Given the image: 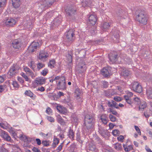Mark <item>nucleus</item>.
I'll use <instances>...</instances> for the list:
<instances>
[{
  "instance_id": "1",
  "label": "nucleus",
  "mask_w": 152,
  "mask_h": 152,
  "mask_svg": "<svg viewBox=\"0 0 152 152\" xmlns=\"http://www.w3.org/2000/svg\"><path fill=\"white\" fill-rule=\"evenodd\" d=\"M136 20L140 24L145 25L147 23L148 18L147 16L144 11H141L136 17Z\"/></svg>"
},
{
  "instance_id": "2",
  "label": "nucleus",
  "mask_w": 152,
  "mask_h": 152,
  "mask_svg": "<svg viewBox=\"0 0 152 152\" xmlns=\"http://www.w3.org/2000/svg\"><path fill=\"white\" fill-rule=\"evenodd\" d=\"M78 7L76 6H72L67 7L65 11L66 14L72 18H74V15L76 14Z\"/></svg>"
},
{
  "instance_id": "3",
  "label": "nucleus",
  "mask_w": 152,
  "mask_h": 152,
  "mask_svg": "<svg viewBox=\"0 0 152 152\" xmlns=\"http://www.w3.org/2000/svg\"><path fill=\"white\" fill-rule=\"evenodd\" d=\"M19 69L20 67L18 65L16 64H13L11 67L8 73V75H10V78L15 75L17 73H18Z\"/></svg>"
},
{
  "instance_id": "4",
  "label": "nucleus",
  "mask_w": 152,
  "mask_h": 152,
  "mask_svg": "<svg viewBox=\"0 0 152 152\" xmlns=\"http://www.w3.org/2000/svg\"><path fill=\"white\" fill-rule=\"evenodd\" d=\"M130 87L131 89L137 93H140L142 91L141 86L137 82H132L130 85Z\"/></svg>"
},
{
  "instance_id": "5",
  "label": "nucleus",
  "mask_w": 152,
  "mask_h": 152,
  "mask_svg": "<svg viewBox=\"0 0 152 152\" xmlns=\"http://www.w3.org/2000/svg\"><path fill=\"white\" fill-rule=\"evenodd\" d=\"M4 23L7 27L13 26L16 23L15 19L11 18H7L4 20Z\"/></svg>"
},
{
  "instance_id": "6",
  "label": "nucleus",
  "mask_w": 152,
  "mask_h": 152,
  "mask_svg": "<svg viewBox=\"0 0 152 152\" xmlns=\"http://www.w3.org/2000/svg\"><path fill=\"white\" fill-rule=\"evenodd\" d=\"M66 85L65 79L64 77H61L60 81L57 83V88L58 89H66Z\"/></svg>"
},
{
  "instance_id": "7",
  "label": "nucleus",
  "mask_w": 152,
  "mask_h": 152,
  "mask_svg": "<svg viewBox=\"0 0 152 152\" xmlns=\"http://www.w3.org/2000/svg\"><path fill=\"white\" fill-rule=\"evenodd\" d=\"M66 37L68 41H73L75 38V34L73 29H70L65 33Z\"/></svg>"
},
{
  "instance_id": "8",
  "label": "nucleus",
  "mask_w": 152,
  "mask_h": 152,
  "mask_svg": "<svg viewBox=\"0 0 152 152\" xmlns=\"http://www.w3.org/2000/svg\"><path fill=\"white\" fill-rule=\"evenodd\" d=\"M109 62L111 64H112L115 63L118 58V55L115 52H113L110 53L109 56Z\"/></svg>"
},
{
  "instance_id": "9",
  "label": "nucleus",
  "mask_w": 152,
  "mask_h": 152,
  "mask_svg": "<svg viewBox=\"0 0 152 152\" xmlns=\"http://www.w3.org/2000/svg\"><path fill=\"white\" fill-rule=\"evenodd\" d=\"M55 0H43L41 3V6L45 10L50 7L53 3Z\"/></svg>"
},
{
  "instance_id": "10",
  "label": "nucleus",
  "mask_w": 152,
  "mask_h": 152,
  "mask_svg": "<svg viewBox=\"0 0 152 152\" xmlns=\"http://www.w3.org/2000/svg\"><path fill=\"white\" fill-rule=\"evenodd\" d=\"M0 135L4 140L8 142L10 141L11 138L8 135L7 132H6L2 130H0Z\"/></svg>"
},
{
  "instance_id": "11",
  "label": "nucleus",
  "mask_w": 152,
  "mask_h": 152,
  "mask_svg": "<svg viewBox=\"0 0 152 152\" xmlns=\"http://www.w3.org/2000/svg\"><path fill=\"white\" fill-rule=\"evenodd\" d=\"M39 45V43L38 42H33L28 47V50L30 52H33L35 51Z\"/></svg>"
},
{
  "instance_id": "12",
  "label": "nucleus",
  "mask_w": 152,
  "mask_h": 152,
  "mask_svg": "<svg viewBox=\"0 0 152 152\" xmlns=\"http://www.w3.org/2000/svg\"><path fill=\"white\" fill-rule=\"evenodd\" d=\"M13 47L15 49H18L22 46V43L20 39H16L13 40L12 43Z\"/></svg>"
},
{
  "instance_id": "13",
  "label": "nucleus",
  "mask_w": 152,
  "mask_h": 152,
  "mask_svg": "<svg viewBox=\"0 0 152 152\" xmlns=\"http://www.w3.org/2000/svg\"><path fill=\"white\" fill-rule=\"evenodd\" d=\"M85 121L91 124H94L95 120L94 117L88 115H86L85 116Z\"/></svg>"
},
{
  "instance_id": "14",
  "label": "nucleus",
  "mask_w": 152,
  "mask_h": 152,
  "mask_svg": "<svg viewBox=\"0 0 152 152\" xmlns=\"http://www.w3.org/2000/svg\"><path fill=\"white\" fill-rule=\"evenodd\" d=\"M101 72L104 77H107L109 75L111 71L110 68L105 67L101 71Z\"/></svg>"
},
{
  "instance_id": "15",
  "label": "nucleus",
  "mask_w": 152,
  "mask_h": 152,
  "mask_svg": "<svg viewBox=\"0 0 152 152\" xmlns=\"http://www.w3.org/2000/svg\"><path fill=\"white\" fill-rule=\"evenodd\" d=\"M48 53L44 51L41 52L39 55V58L40 60L45 61L48 56Z\"/></svg>"
},
{
  "instance_id": "16",
  "label": "nucleus",
  "mask_w": 152,
  "mask_h": 152,
  "mask_svg": "<svg viewBox=\"0 0 152 152\" xmlns=\"http://www.w3.org/2000/svg\"><path fill=\"white\" fill-rule=\"evenodd\" d=\"M105 94L107 96L110 97L116 94V93L115 90L113 89H110L104 91Z\"/></svg>"
},
{
  "instance_id": "17",
  "label": "nucleus",
  "mask_w": 152,
  "mask_h": 152,
  "mask_svg": "<svg viewBox=\"0 0 152 152\" xmlns=\"http://www.w3.org/2000/svg\"><path fill=\"white\" fill-rule=\"evenodd\" d=\"M46 79L44 77H40L37 78L35 81L37 85H42L45 83Z\"/></svg>"
},
{
  "instance_id": "18",
  "label": "nucleus",
  "mask_w": 152,
  "mask_h": 152,
  "mask_svg": "<svg viewBox=\"0 0 152 152\" xmlns=\"http://www.w3.org/2000/svg\"><path fill=\"white\" fill-rule=\"evenodd\" d=\"M24 94L31 97L32 99L34 100L36 98V96L30 90H26L25 91Z\"/></svg>"
},
{
  "instance_id": "19",
  "label": "nucleus",
  "mask_w": 152,
  "mask_h": 152,
  "mask_svg": "<svg viewBox=\"0 0 152 152\" xmlns=\"http://www.w3.org/2000/svg\"><path fill=\"white\" fill-rule=\"evenodd\" d=\"M89 20L91 24L94 25L97 20L96 16L94 15H91L89 17Z\"/></svg>"
},
{
  "instance_id": "20",
  "label": "nucleus",
  "mask_w": 152,
  "mask_h": 152,
  "mask_svg": "<svg viewBox=\"0 0 152 152\" xmlns=\"http://www.w3.org/2000/svg\"><path fill=\"white\" fill-rule=\"evenodd\" d=\"M61 18L59 17H58L55 18L53 20V25L57 26L60 24L61 22Z\"/></svg>"
},
{
  "instance_id": "21",
  "label": "nucleus",
  "mask_w": 152,
  "mask_h": 152,
  "mask_svg": "<svg viewBox=\"0 0 152 152\" xmlns=\"http://www.w3.org/2000/svg\"><path fill=\"white\" fill-rule=\"evenodd\" d=\"M67 135L72 140L74 139L75 133L73 130L70 128L69 129Z\"/></svg>"
},
{
  "instance_id": "22",
  "label": "nucleus",
  "mask_w": 152,
  "mask_h": 152,
  "mask_svg": "<svg viewBox=\"0 0 152 152\" xmlns=\"http://www.w3.org/2000/svg\"><path fill=\"white\" fill-rule=\"evenodd\" d=\"M107 118V115L105 114H103L100 116V119L103 124H107L108 121Z\"/></svg>"
},
{
  "instance_id": "23",
  "label": "nucleus",
  "mask_w": 152,
  "mask_h": 152,
  "mask_svg": "<svg viewBox=\"0 0 152 152\" xmlns=\"http://www.w3.org/2000/svg\"><path fill=\"white\" fill-rule=\"evenodd\" d=\"M92 0H87L85 1L82 2V7H90L92 5Z\"/></svg>"
},
{
  "instance_id": "24",
  "label": "nucleus",
  "mask_w": 152,
  "mask_h": 152,
  "mask_svg": "<svg viewBox=\"0 0 152 152\" xmlns=\"http://www.w3.org/2000/svg\"><path fill=\"white\" fill-rule=\"evenodd\" d=\"M13 6L15 8H18L21 3L20 0H12Z\"/></svg>"
},
{
  "instance_id": "25",
  "label": "nucleus",
  "mask_w": 152,
  "mask_h": 152,
  "mask_svg": "<svg viewBox=\"0 0 152 152\" xmlns=\"http://www.w3.org/2000/svg\"><path fill=\"white\" fill-rule=\"evenodd\" d=\"M98 126V132L102 136H104L106 134L107 131L105 130L102 127L99 125Z\"/></svg>"
},
{
  "instance_id": "26",
  "label": "nucleus",
  "mask_w": 152,
  "mask_h": 152,
  "mask_svg": "<svg viewBox=\"0 0 152 152\" xmlns=\"http://www.w3.org/2000/svg\"><path fill=\"white\" fill-rule=\"evenodd\" d=\"M88 130L92 129L94 126V124H91V123L86 122L85 121L84 123Z\"/></svg>"
},
{
  "instance_id": "27",
  "label": "nucleus",
  "mask_w": 152,
  "mask_h": 152,
  "mask_svg": "<svg viewBox=\"0 0 152 152\" xmlns=\"http://www.w3.org/2000/svg\"><path fill=\"white\" fill-rule=\"evenodd\" d=\"M59 140L58 138L54 137V138L53 143L52 145V148H56L57 145L59 143Z\"/></svg>"
},
{
  "instance_id": "28",
  "label": "nucleus",
  "mask_w": 152,
  "mask_h": 152,
  "mask_svg": "<svg viewBox=\"0 0 152 152\" xmlns=\"http://www.w3.org/2000/svg\"><path fill=\"white\" fill-rule=\"evenodd\" d=\"M110 27V25L107 22L104 23L102 28V29L104 31H106L109 29Z\"/></svg>"
},
{
  "instance_id": "29",
  "label": "nucleus",
  "mask_w": 152,
  "mask_h": 152,
  "mask_svg": "<svg viewBox=\"0 0 152 152\" xmlns=\"http://www.w3.org/2000/svg\"><path fill=\"white\" fill-rule=\"evenodd\" d=\"M56 61L55 60L53 59L52 60H50L49 62L48 63V66L52 69L54 67Z\"/></svg>"
},
{
  "instance_id": "30",
  "label": "nucleus",
  "mask_w": 152,
  "mask_h": 152,
  "mask_svg": "<svg viewBox=\"0 0 152 152\" xmlns=\"http://www.w3.org/2000/svg\"><path fill=\"white\" fill-rule=\"evenodd\" d=\"M147 106V104L145 102H140L139 106V109L140 110L142 111Z\"/></svg>"
},
{
  "instance_id": "31",
  "label": "nucleus",
  "mask_w": 152,
  "mask_h": 152,
  "mask_svg": "<svg viewBox=\"0 0 152 152\" xmlns=\"http://www.w3.org/2000/svg\"><path fill=\"white\" fill-rule=\"evenodd\" d=\"M56 108L57 110L61 113H64L65 112L64 107L61 105L57 106Z\"/></svg>"
},
{
  "instance_id": "32",
  "label": "nucleus",
  "mask_w": 152,
  "mask_h": 152,
  "mask_svg": "<svg viewBox=\"0 0 152 152\" xmlns=\"http://www.w3.org/2000/svg\"><path fill=\"white\" fill-rule=\"evenodd\" d=\"M121 74L125 77H127L129 75L130 72L128 70H125L122 72Z\"/></svg>"
},
{
  "instance_id": "33",
  "label": "nucleus",
  "mask_w": 152,
  "mask_h": 152,
  "mask_svg": "<svg viewBox=\"0 0 152 152\" xmlns=\"http://www.w3.org/2000/svg\"><path fill=\"white\" fill-rule=\"evenodd\" d=\"M48 97L52 100H55L56 98V95L55 93H50L48 94Z\"/></svg>"
},
{
  "instance_id": "34",
  "label": "nucleus",
  "mask_w": 152,
  "mask_h": 152,
  "mask_svg": "<svg viewBox=\"0 0 152 152\" xmlns=\"http://www.w3.org/2000/svg\"><path fill=\"white\" fill-rule=\"evenodd\" d=\"M37 69L39 71L42 68L44 67L45 66V65L41 63H39L37 64Z\"/></svg>"
},
{
  "instance_id": "35",
  "label": "nucleus",
  "mask_w": 152,
  "mask_h": 152,
  "mask_svg": "<svg viewBox=\"0 0 152 152\" xmlns=\"http://www.w3.org/2000/svg\"><path fill=\"white\" fill-rule=\"evenodd\" d=\"M146 92L148 97L149 99H152V89L147 90Z\"/></svg>"
},
{
  "instance_id": "36",
  "label": "nucleus",
  "mask_w": 152,
  "mask_h": 152,
  "mask_svg": "<svg viewBox=\"0 0 152 152\" xmlns=\"http://www.w3.org/2000/svg\"><path fill=\"white\" fill-rule=\"evenodd\" d=\"M76 140L77 141H79V142L82 143L83 141L81 140L80 139V133L79 131H78L76 134Z\"/></svg>"
},
{
  "instance_id": "37",
  "label": "nucleus",
  "mask_w": 152,
  "mask_h": 152,
  "mask_svg": "<svg viewBox=\"0 0 152 152\" xmlns=\"http://www.w3.org/2000/svg\"><path fill=\"white\" fill-rule=\"evenodd\" d=\"M110 120L113 122H115L116 120V117L112 114L109 115V116Z\"/></svg>"
},
{
  "instance_id": "38",
  "label": "nucleus",
  "mask_w": 152,
  "mask_h": 152,
  "mask_svg": "<svg viewBox=\"0 0 152 152\" xmlns=\"http://www.w3.org/2000/svg\"><path fill=\"white\" fill-rule=\"evenodd\" d=\"M48 69L47 68H45L41 72V74L43 76H45L48 73Z\"/></svg>"
},
{
  "instance_id": "39",
  "label": "nucleus",
  "mask_w": 152,
  "mask_h": 152,
  "mask_svg": "<svg viewBox=\"0 0 152 152\" xmlns=\"http://www.w3.org/2000/svg\"><path fill=\"white\" fill-rule=\"evenodd\" d=\"M42 143L44 146H48L50 145L49 141L43 140Z\"/></svg>"
},
{
  "instance_id": "40",
  "label": "nucleus",
  "mask_w": 152,
  "mask_h": 152,
  "mask_svg": "<svg viewBox=\"0 0 152 152\" xmlns=\"http://www.w3.org/2000/svg\"><path fill=\"white\" fill-rule=\"evenodd\" d=\"M112 134L114 136L118 135L120 134V132L118 130L115 129L113 131Z\"/></svg>"
},
{
  "instance_id": "41",
  "label": "nucleus",
  "mask_w": 152,
  "mask_h": 152,
  "mask_svg": "<svg viewBox=\"0 0 152 152\" xmlns=\"http://www.w3.org/2000/svg\"><path fill=\"white\" fill-rule=\"evenodd\" d=\"M63 142L61 143L60 145L57 148L56 151L57 152H59L62 149L63 146Z\"/></svg>"
},
{
  "instance_id": "42",
  "label": "nucleus",
  "mask_w": 152,
  "mask_h": 152,
  "mask_svg": "<svg viewBox=\"0 0 152 152\" xmlns=\"http://www.w3.org/2000/svg\"><path fill=\"white\" fill-rule=\"evenodd\" d=\"M12 84L13 86L15 88H18L19 87V85H18V82L16 81H13Z\"/></svg>"
},
{
  "instance_id": "43",
  "label": "nucleus",
  "mask_w": 152,
  "mask_h": 152,
  "mask_svg": "<svg viewBox=\"0 0 152 152\" xmlns=\"http://www.w3.org/2000/svg\"><path fill=\"white\" fill-rule=\"evenodd\" d=\"M7 87V86L6 85H0V92L3 91Z\"/></svg>"
},
{
  "instance_id": "44",
  "label": "nucleus",
  "mask_w": 152,
  "mask_h": 152,
  "mask_svg": "<svg viewBox=\"0 0 152 152\" xmlns=\"http://www.w3.org/2000/svg\"><path fill=\"white\" fill-rule=\"evenodd\" d=\"M112 107H114L116 109L119 108L118 106L117 105V103L115 101L112 100Z\"/></svg>"
},
{
  "instance_id": "45",
  "label": "nucleus",
  "mask_w": 152,
  "mask_h": 152,
  "mask_svg": "<svg viewBox=\"0 0 152 152\" xmlns=\"http://www.w3.org/2000/svg\"><path fill=\"white\" fill-rule=\"evenodd\" d=\"M109 112L111 113H112L114 115H116L118 114V113L116 111L113 110L111 108H109Z\"/></svg>"
},
{
  "instance_id": "46",
  "label": "nucleus",
  "mask_w": 152,
  "mask_h": 152,
  "mask_svg": "<svg viewBox=\"0 0 152 152\" xmlns=\"http://www.w3.org/2000/svg\"><path fill=\"white\" fill-rule=\"evenodd\" d=\"M115 149L117 150H119L122 148V145L121 144H117L115 147Z\"/></svg>"
},
{
  "instance_id": "47",
  "label": "nucleus",
  "mask_w": 152,
  "mask_h": 152,
  "mask_svg": "<svg viewBox=\"0 0 152 152\" xmlns=\"http://www.w3.org/2000/svg\"><path fill=\"white\" fill-rule=\"evenodd\" d=\"M58 122L61 125H64L65 123L64 120L62 118H58Z\"/></svg>"
},
{
  "instance_id": "48",
  "label": "nucleus",
  "mask_w": 152,
  "mask_h": 152,
  "mask_svg": "<svg viewBox=\"0 0 152 152\" xmlns=\"http://www.w3.org/2000/svg\"><path fill=\"white\" fill-rule=\"evenodd\" d=\"M72 121L74 123H77L78 121V119L77 116H73L72 118Z\"/></svg>"
},
{
  "instance_id": "49",
  "label": "nucleus",
  "mask_w": 152,
  "mask_h": 152,
  "mask_svg": "<svg viewBox=\"0 0 152 152\" xmlns=\"http://www.w3.org/2000/svg\"><path fill=\"white\" fill-rule=\"evenodd\" d=\"M47 118L49 121L51 122H54L55 121L54 119L52 117L50 116H47Z\"/></svg>"
},
{
  "instance_id": "50",
  "label": "nucleus",
  "mask_w": 152,
  "mask_h": 152,
  "mask_svg": "<svg viewBox=\"0 0 152 152\" xmlns=\"http://www.w3.org/2000/svg\"><path fill=\"white\" fill-rule=\"evenodd\" d=\"M34 64V63L33 61H31V62L30 64L29 65V66L34 70V69L35 68V66Z\"/></svg>"
},
{
  "instance_id": "51",
  "label": "nucleus",
  "mask_w": 152,
  "mask_h": 152,
  "mask_svg": "<svg viewBox=\"0 0 152 152\" xmlns=\"http://www.w3.org/2000/svg\"><path fill=\"white\" fill-rule=\"evenodd\" d=\"M132 149V145H129L128 147L125 148L124 150L126 151H129Z\"/></svg>"
},
{
  "instance_id": "52",
  "label": "nucleus",
  "mask_w": 152,
  "mask_h": 152,
  "mask_svg": "<svg viewBox=\"0 0 152 152\" xmlns=\"http://www.w3.org/2000/svg\"><path fill=\"white\" fill-rule=\"evenodd\" d=\"M75 93L77 96L78 97L81 93V91L79 89H77L75 91Z\"/></svg>"
},
{
  "instance_id": "53",
  "label": "nucleus",
  "mask_w": 152,
  "mask_h": 152,
  "mask_svg": "<svg viewBox=\"0 0 152 152\" xmlns=\"http://www.w3.org/2000/svg\"><path fill=\"white\" fill-rule=\"evenodd\" d=\"M117 139L118 141L123 142V140L124 139V138L123 136L120 135L119 137H117Z\"/></svg>"
},
{
  "instance_id": "54",
  "label": "nucleus",
  "mask_w": 152,
  "mask_h": 152,
  "mask_svg": "<svg viewBox=\"0 0 152 152\" xmlns=\"http://www.w3.org/2000/svg\"><path fill=\"white\" fill-rule=\"evenodd\" d=\"M21 76L24 78L26 81H28L29 79L28 77L24 73H22Z\"/></svg>"
},
{
  "instance_id": "55",
  "label": "nucleus",
  "mask_w": 152,
  "mask_h": 152,
  "mask_svg": "<svg viewBox=\"0 0 152 152\" xmlns=\"http://www.w3.org/2000/svg\"><path fill=\"white\" fill-rule=\"evenodd\" d=\"M113 99L115 101L117 102H120L121 100V97L119 96H115Z\"/></svg>"
},
{
  "instance_id": "56",
  "label": "nucleus",
  "mask_w": 152,
  "mask_h": 152,
  "mask_svg": "<svg viewBox=\"0 0 152 152\" xmlns=\"http://www.w3.org/2000/svg\"><path fill=\"white\" fill-rule=\"evenodd\" d=\"M134 128L136 131L139 134L141 135V133L140 131V130L139 128L136 126H134Z\"/></svg>"
},
{
  "instance_id": "57",
  "label": "nucleus",
  "mask_w": 152,
  "mask_h": 152,
  "mask_svg": "<svg viewBox=\"0 0 152 152\" xmlns=\"http://www.w3.org/2000/svg\"><path fill=\"white\" fill-rule=\"evenodd\" d=\"M0 152H9L8 151L3 147L0 148Z\"/></svg>"
},
{
  "instance_id": "58",
  "label": "nucleus",
  "mask_w": 152,
  "mask_h": 152,
  "mask_svg": "<svg viewBox=\"0 0 152 152\" xmlns=\"http://www.w3.org/2000/svg\"><path fill=\"white\" fill-rule=\"evenodd\" d=\"M37 91H40L41 92L45 90L44 88L42 86L39 87L37 89Z\"/></svg>"
},
{
  "instance_id": "59",
  "label": "nucleus",
  "mask_w": 152,
  "mask_h": 152,
  "mask_svg": "<svg viewBox=\"0 0 152 152\" xmlns=\"http://www.w3.org/2000/svg\"><path fill=\"white\" fill-rule=\"evenodd\" d=\"M46 113L48 114H50L52 113V110L49 107H48L46 110Z\"/></svg>"
},
{
  "instance_id": "60",
  "label": "nucleus",
  "mask_w": 152,
  "mask_h": 152,
  "mask_svg": "<svg viewBox=\"0 0 152 152\" xmlns=\"http://www.w3.org/2000/svg\"><path fill=\"white\" fill-rule=\"evenodd\" d=\"M27 74L28 75L31 76L32 77H34L33 73L30 70L29 72H28Z\"/></svg>"
},
{
  "instance_id": "61",
  "label": "nucleus",
  "mask_w": 152,
  "mask_h": 152,
  "mask_svg": "<svg viewBox=\"0 0 152 152\" xmlns=\"http://www.w3.org/2000/svg\"><path fill=\"white\" fill-rule=\"evenodd\" d=\"M32 151L34 152H41L40 150L35 147H34L32 149Z\"/></svg>"
},
{
  "instance_id": "62",
  "label": "nucleus",
  "mask_w": 152,
  "mask_h": 152,
  "mask_svg": "<svg viewBox=\"0 0 152 152\" xmlns=\"http://www.w3.org/2000/svg\"><path fill=\"white\" fill-rule=\"evenodd\" d=\"M103 87L104 88H107L108 86V83L106 81H104L103 82Z\"/></svg>"
},
{
  "instance_id": "63",
  "label": "nucleus",
  "mask_w": 152,
  "mask_h": 152,
  "mask_svg": "<svg viewBox=\"0 0 152 152\" xmlns=\"http://www.w3.org/2000/svg\"><path fill=\"white\" fill-rule=\"evenodd\" d=\"M18 80L21 83H24V81L21 77H18Z\"/></svg>"
},
{
  "instance_id": "64",
  "label": "nucleus",
  "mask_w": 152,
  "mask_h": 152,
  "mask_svg": "<svg viewBox=\"0 0 152 152\" xmlns=\"http://www.w3.org/2000/svg\"><path fill=\"white\" fill-rule=\"evenodd\" d=\"M36 141L37 142V144L38 145H40L42 143L40 140L39 138H37L36 139Z\"/></svg>"
}]
</instances>
